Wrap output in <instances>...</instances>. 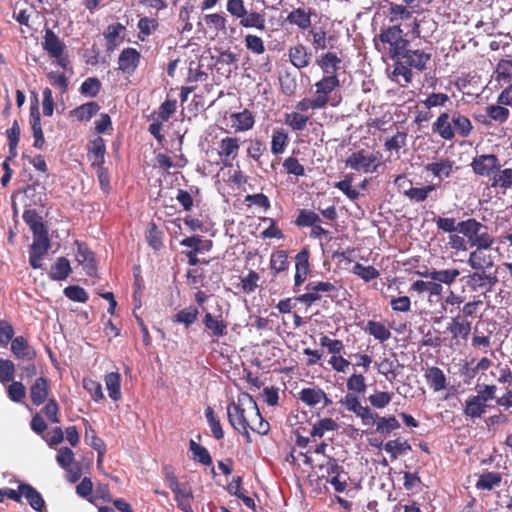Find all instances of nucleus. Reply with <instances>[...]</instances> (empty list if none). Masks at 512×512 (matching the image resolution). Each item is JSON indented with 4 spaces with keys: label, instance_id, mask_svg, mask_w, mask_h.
Here are the masks:
<instances>
[{
    "label": "nucleus",
    "instance_id": "nucleus-1",
    "mask_svg": "<svg viewBox=\"0 0 512 512\" xmlns=\"http://www.w3.org/2000/svg\"><path fill=\"white\" fill-rule=\"evenodd\" d=\"M227 417L236 431L246 432V429H251L260 435H266L270 429L255 400L248 393H241L238 395L237 402L232 401L227 405Z\"/></svg>",
    "mask_w": 512,
    "mask_h": 512
},
{
    "label": "nucleus",
    "instance_id": "nucleus-2",
    "mask_svg": "<svg viewBox=\"0 0 512 512\" xmlns=\"http://www.w3.org/2000/svg\"><path fill=\"white\" fill-rule=\"evenodd\" d=\"M432 54L421 49H411L406 46L403 52L400 53L399 57L394 59V70L393 76L397 79L402 77L404 84L406 85L412 81V69L423 71L427 69V65L430 63Z\"/></svg>",
    "mask_w": 512,
    "mask_h": 512
},
{
    "label": "nucleus",
    "instance_id": "nucleus-3",
    "mask_svg": "<svg viewBox=\"0 0 512 512\" xmlns=\"http://www.w3.org/2000/svg\"><path fill=\"white\" fill-rule=\"evenodd\" d=\"M473 130L470 119L459 111L442 112L432 125V131L444 140H452L456 135L467 138Z\"/></svg>",
    "mask_w": 512,
    "mask_h": 512
},
{
    "label": "nucleus",
    "instance_id": "nucleus-4",
    "mask_svg": "<svg viewBox=\"0 0 512 512\" xmlns=\"http://www.w3.org/2000/svg\"><path fill=\"white\" fill-rule=\"evenodd\" d=\"M476 395H470L465 400L463 414L472 419L480 418L488 408V401L495 399L497 387L494 384H477Z\"/></svg>",
    "mask_w": 512,
    "mask_h": 512
},
{
    "label": "nucleus",
    "instance_id": "nucleus-5",
    "mask_svg": "<svg viewBox=\"0 0 512 512\" xmlns=\"http://www.w3.org/2000/svg\"><path fill=\"white\" fill-rule=\"evenodd\" d=\"M460 233L468 239L470 248L495 243L489 227L475 218L460 221Z\"/></svg>",
    "mask_w": 512,
    "mask_h": 512
},
{
    "label": "nucleus",
    "instance_id": "nucleus-6",
    "mask_svg": "<svg viewBox=\"0 0 512 512\" xmlns=\"http://www.w3.org/2000/svg\"><path fill=\"white\" fill-rule=\"evenodd\" d=\"M306 293L295 297V301L305 304L307 307L312 306L319 301L324 294L331 299L338 297V287L329 281H312L306 287Z\"/></svg>",
    "mask_w": 512,
    "mask_h": 512
},
{
    "label": "nucleus",
    "instance_id": "nucleus-7",
    "mask_svg": "<svg viewBox=\"0 0 512 512\" xmlns=\"http://www.w3.org/2000/svg\"><path fill=\"white\" fill-rule=\"evenodd\" d=\"M382 155L380 152L368 153L365 150L353 152L345 160L347 167L365 173L377 172L378 168L382 165Z\"/></svg>",
    "mask_w": 512,
    "mask_h": 512
},
{
    "label": "nucleus",
    "instance_id": "nucleus-8",
    "mask_svg": "<svg viewBox=\"0 0 512 512\" xmlns=\"http://www.w3.org/2000/svg\"><path fill=\"white\" fill-rule=\"evenodd\" d=\"M379 39L381 42L390 45L389 54L393 60L399 57L406 46H409V41L403 38V31L400 25H393L382 30Z\"/></svg>",
    "mask_w": 512,
    "mask_h": 512
},
{
    "label": "nucleus",
    "instance_id": "nucleus-9",
    "mask_svg": "<svg viewBox=\"0 0 512 512\" xmlns=\"http://www.w3.org/2000/svg\"><path fill=\"white\" fill-rule=\"evenodd\" d=\"M461 281H464L466 286L472 292H478L481 290L490 292L498 283V278L495 273H488L487 271L479 270L462 277Z\"/></svg>",
    "mask_w": 512,
    "mask_h": 512
},
{
    "label": "nucleus",
    "instance_id": "nucleus-10",
    "mask_svg": "<svg viewBox=\"0 0 512 512\" xmlns=\"http://www.w3.org/2000/svg\"><path fill=\"white\" fill-rule=\"evenodd\" d=\"M473 172L481 177H493L502 165L495 154H482L473 158L470 164Z\"/></svg>",
    "mask_w": 512,
    "mask_h": 512
},
{
    "label": "nucleus",
    "instance_id": "nucleus-11",
    "mask_svg": "<svg viewBox=\"0 0 512 512\" xmlns=\"http://www.w3.org/2000/svg\"><path fill=\"white\" fill-rule=\"evenodd\" d=\"M493 244L477 246L470 252L467 264L474 271H487L494 266V258L489 252Z\"/></svg>",
    "mask_w": 512,
    "mask_h": 512
},
{
    "label": "nucleus",
    "instance_id": "nucleus-12",
    "mask_svg": "<svg viewBox=\"0 0 512 512\" xmlns=\"http://www.w3.org/2000/svg\"><path fill=\"white\" fill-rule=\"evenodd\" d=\"M240 151V140L234 136H226L218 143L217 153L224 167H231Z\"/></svg>",
    "mask_w": 512,
    "mask_h": 512
},
{
    "label": "nucleus",
    "instance_id": "nucleus-13",
    "mask_svg": "<svg viewBox=\"0 0 512 512\" xmlns=\"http://www.w3.org/2000/svg\"><path fill=\"white\" fill-rule=\"evenodd\" d=\"M314 86L315 98L325 108L330 101V94L340 87V80L337 75H324Z\"/></svg>",
    "mask_w": 512,
    "mask_h": 512
},
{
    "label": "nucleus",
    "instance_id": "nucleus-14",
    "mask_svg": "<svg viewBox=\"0 0 512 512\" xmlns=\"http://www.w3.org/2000/svg\"><path fill=\"white\" fill-rule=\"evenodd\" d=\"M42 48L49 55L50 58H58L66 52L65 43L58 37V35L50 28L45 29L42 41Z\"/></svg>",
    "mask_w": 512,
    "mask_h": 512
},
{
    "label": "nucleus",
    "instance_id": "nucleus-15",
    "mask_svg": "<svg viewBox=\"0 0 512 512\" xmlns=\"http://www.w3.org/2000/svg\"><path fill=\"white\" fill-rule=\"evenodd\" d=\"M141 54L135 48L127 47L122 50L118 58V69L131 75L139 66Z\"/></svg>",
    "mask_w": 512,
    "mask_h": 512
},
{
    "label": "nucleus",
    "instance_id": "nucleus-16",
    "mask_svg": "<svg viewBox=\"0 0 512 512\" xmlns=\"http://www.w3.org/2000/svg\"><path fill=\"white\" fill-rule=\"evenodd\" d=\"M75 244L77 246L76 259L78 263L83 267L87 275L94 276L97 272L94 253L83 242L76 240Z\"/></svg>",
    "mask_w": 512,
    "mask_h": 512
},
{
    "label": "nucleus",
    "instance_id": "nucleus-17",
    "mask_svg": "<svg viewBox=\"0 0 512 512\" xmlns=\"http://www.w3.org/2000/svg\"><path fill=\"white\" fill-rule=\"evenodd\" d=\"M30 399L33 405L40 406L44 404L50 394V384L46 377L40 376L35 379L29 388Z\"/></svg>",
    "mask_w": 512,
    "mask_h": 512
},
{
    "label": "nucleus",
    "instance_id": "nucleus-18",
    "mask_svg": "<svg viewBox=\"0 0 512 512\" xmlns=\"http://www.w3.org/2000/svg\"><path fill=\"white\" fill-rule=\"evenodd\" d=\"M11 352L16 359L22 361H33L37 355L35 349L23 336H17L12 340Z\"/></svg>",
    "mask_w": 512,
    "mask_h": 512
},
{
    "label": "nucleus",
    "instance_id": "nucleus-19",
    "mask_svg": "<svg viewBox=\"0 0 512 512\" xmlns=\"http://www.w3.org/2000/svg\"><path fill=\"white\" fill-rule=\"evenodd\" d=\"M106 145L102 137L98 136L88 145L87 157L91 166H102L105 163Z\"/></svg>",
    "mask_w": 512,
    "mask_h": 512
},
{
    "label": "nucleus",
    "instance_id": "nucleus-20",
    "mask_svg": "<svg viewBox=\"0 0 512 512\" xmlns=\"http://www.w3.org/2000/svg\"><path fill=\"white\" fill-rule=\"evenodd\" d=\"M447 331L452 335L453 339L461 338L467 340L472 331V321H467L455 315L448 324Z\"/></svg>",
    "mask_w": 512,
    "mask_h": 512
},
{
    "label": "nucleus",
    "instance_id": "nucleus-21",
    "mask_svg": "<svg viewBox=\"0 0 512 512\" xmlns=\"http://www.w3.org/2000/svg\"><path fill=\"white\" fill-rule=\"evenodd\" d=\"M203 325L213 337H223L227 334L228 323L223 320L222 315L214 316L207 312L203 317Z\"/></svg>",
    "mask_w": 512,
    "mask_h": 512
},
{
    "label": "nucleus",
    "instance_id": "nucleus-22",
    "mask_svg": "<svg viewBox=\"0 0 512 512\" xmlns=\"http://www.w3.org/2000/svg\"><path fill=\"white\" fill-rule=\"evenodd\" d=\"M171 491L175 495L177 506L184 512H194L191 502L193 500L192 489L188 484H178L177 488H172Z\"/></svg>",
    "mask_w": 512,
    "mask_h": 512
},
{
    "label": "nucleus",
    "instance_id": "nucleus-23",
    "mask_svg": "<svg viewBox=\"0 0 512 512\" xmlns=\"http://www.w3.org/2000/svg\"><path fill=\"white\" fill-rule=\"evenodd\" d=\"M99 110L100 105L95 101H90L70 110L69 117L80 122H88Z\"/></svg>",
    "mask_w": 512,
    "mask_h": 512
},
{
    "label": "nucleus",
    "instance_id": "nucleus-24",
    "mask_svg": "<svg viewBox=\"0 0 512 512\" xmlns=\"http://www.w3.org/2000/svg\"><path fill=\"white\" fill-rule=\"evenodd\" d=\"M230 119L233 122L232 127L235 128L236 132L249 131L255 124L254 115L248 109H244L241 112L232 113L230 115Z\"/></svg>",
    "mask_w": 512,
    "mask_h": 512
},
{
    "label": "nucleus",
    "instance_id": "nucleus-25",
    "mask_svg": "<svg viewBox=\"0 0 512 512\" xmlns=\"http://www.w3.org/2000/svg\"><path fill=\"white\" fill-rule=\"evenodd\" d=\"M21 497L24 496L29 505L36 511L41 512L45 506L42 495L30 484L21 483L18 486Z\"/></svg>",
    "mask_w": 512,
    "mask_h": 512
},
{
    "label": "nucleus",
    "instance_id": "nucleus-26",
    "mask_svg": "<svg viewBox=\"0 0 512 512\" xmlns=\"http://www.w3.org/2000/svg\"><path fill=\"white\" fill-rule=\"evenodd\" d=\"M311 53L303 44H297L289 49V59L292 65L298 69L310 64Z\"/></svg>",
    "mask_w": 512,
    "mask_h": 512
},
{
    "label": "nucleus",
    "instance_id": "nucleus-27",
    "mask_svg": "<svg viewBox=\"0 0 512 512\" xmlns=\"http://www.w3.org/2000/svg\"><path fill=\"white\" fill-rule=\"evenodd\" d=\"M424 377L429 387L435 392L444 390L447 387L446 376L439 367L433 366L427 368Z\"/></svg>",
    "mask_w": 512,
    "mask_h": 512
},
{
    "label": "nucleus",
    "instance_id": "nucleus-28",
    "mask_svg": "<svg viewBox=\"0 0 512 512\" xmlns=\"http://www.w3.org/2000/svg\"><path fill=\"white\" fill-rule=\"evenodd\" d=\"M30 123L33 131L34 144L33 146L37 149H42L45 143L44 135L41 126L40 113L37 106H31L30 108Z\"/></svg>",
    "mask_w": 512,
    "mask_h": 512
},
{
    "label": "nucleus",
    "instance_id": "nucleus-29",
    "mask_svg": "<svg viewBox=\"0 0 512 512\" xmlns=\"http://www.w3.org/2000/svg\"><path fill=\"white\" fill-rule=\"evenodd\" d=\"M125 26L121 23L109 25L104 31L107 51H113L121 42V34L125 31Z\"/></svg>",
    "mask_w": 512,
    "mask_h": 512
},
{
    "label": "nucleus",
    "instance_id": "nucleus-30",
    "mask_svg": "<svg viewBox=\"0 0 512 512\" xmlns=\"http://www.w3.org/2000/svg\"><path fill=\"white\" fill-rule=\"evenodd\" d=\"M341 62V59L333 52H327L317 60L318 66L325 75H337L336 72L340 69Z\"/></svg>",
    "mask_w": 512,
    "mask_h": 512
},
{
    "label": "nucleus",
    "instance_id": "nucleus-31",
    "mask_svg": "<svg viewBox=\"0 0 512 512\" xmlns=\"http://www.w3.org/2000/svg\"><path fill=\"white\" fill-rule=\"evenodd\" d=\"M365 333L373 336L380 342H385L391 338V332L382 322L369 320L363 327Z\"/></svg>",
    "mask_w": 512,
    "mask_h": 512
},
{
    "label": "nucleus",
    "instance_id": "nucleus-32",
    "mask_svg": "<svg viewBox=\"0 0 512 512\" xmlns=\"http://www.w3.org/2000/svg\"><path fill=\"white\" fill-rule=\"evenodd\" d=\"M71 271L72 269L69 260L65 257H59L51 266L48 275L51 280L62 281L69 276Z\"/></svg>",
    "mask_w": 512,
    "mask_h": 512
},
{
    "label": "nucleus",
    "instance_id": "nucleus-33",
    "mask_svg": "<svg viewBox=\"0 0 512 512\" xmlns=\"http://www.w3.org/2000/svg\"><path fill=\"white\" fill-rule=\"evenodd\" d=\"M453 164L454 162L449 159H441L437 162L428 163L425 170L439 179L448 178L452 173Z\"/></svg>",
    "mask_w": 512,
    "mask_h": 512
},
{
    "label": "nucleus",
    "instance_id": "nucleus-34",
    "mask_svg": "<svg viewBox=\"0 0 512 512\" xmlns=\"http://www.w3.org/2000/svg\"><path fill=\"white\" fill-rule=\"evenodd\" d=\"M109 397L113 401H119L122 398L121 393V375L118 372H110L104 378Z\"/></svg>",
    "mask_w": 512,
    "mask_h": 512
},
{
    "label": "nucleus",
    "instance_id": "nucleus-35",
    "mask_svg": "<svg viewBox=\"0 0 512 512\" xmlns=\"http://www.w3.org/2000/svg\"><path fill=\"white\" fill-rule=\"evenodd\" d=\"M491 187L504 191L512 188V168L497 170L491 177Z\"/></svg>",
    "mask_w": 512,
    "mask_h": 512
},
{
    "label": "nucleus",
    "instance_id": "nucleus-36",
    "mask_svg": "<svg viewBox=\"0 0 512 512\" xmlns=\"http://www.w3.org/2000/svg\"><path fill=\"white\" fill-rule=\"evenodd\" d=\"M239 24L244 28H255L257 30H265L266 20L265 14L259 12H245V16H242Z\"/></svg>",
    "mask_w": 512,
    "mask_h": 512
},
{
    "label": "nucleus",
    "instance_id": "nucleus-37",
    "mask_svg": "<svg viewBox=\"0 0 512 512\" xmlns=\"http://www.w3.org/2000/svg\"><path fill=\"white\" fill-rule=\"evenodd\" d=\"M321 398H324V391L321 388H303L299 392V399L309 407H315L321 403Z\"/></svg>",
    "mask_w": 512,
    "mask_h": 512
},
{
    "label": "nucleus",
    "instance_id": "nucleus-38",
    "mask_svg": "<svg viewBox=\"0 0 512 512\" xmlns=\"http://www.w3.org/2000/svg\"><path fill=\"white\" fill-rule=\"evenodd\" d=\"M460 275V271L458 269H445V270H432L429 273L425 274L426 277H430L432 280L437 281V283L441 284H452L456 278Z\"/></svg>",
    "mask_w": 512,
    "mask_h": 512
},
{
    "label": "nucleus",
    "instance_id": "nucleus-39",
    "mask_svg": "<svg viewBox=\"0 0 512 512\" xmlns=\"http://www.w3.org/2000/svg\"><path fill=\"white\" fill-rule=\"evenodd\" d=\"M137 27L139 29L138 39L145 41L154 31L158 29L159 22L155 18L144 16L139 19Z\"/></svg>",
    "mask_w": 512,
    "mask_h": 512
},
{
    "label": "nucleus",
    "instance_id": "nucleus-40",
    "mask_svg": "<svg viewBox=\"0 0 512 512\" xmlns=\"http://www.w3.org/2000/svg\"><path fill=\"white\" fill-rule=\"evenodd\" d=\"M287 20L291 24L297 25L300 29L305 30L311 25V12L297 8L288 14Z\"/></svg>",
    "mask_w": 512,
    "mask_h": 512
},
{
    "label": "nucleus",
    "instance_id": "nucleus-41",
    "mask_svg": "<svg viewBox=\"0 0 512 512\" xmlns=\"http://www.w3.org/2000/svg\"><path fill=\"white\" fill-rule=\"evenodd\" d=\"M288 141V133L284 129L273 130L271 139V152L274 155L283 153L288 144Z\"/></svg>",
    "mask_w": 512,
    "mask_h": 512
},
{
    "label": "nucleus",
    "instance_id": "nucleus-42",
    "mask_svg": "<svg viewBox=\"0 0 512 512\" xmlns=\"http://www.w3.org/2000/svg\"><path fill=\"white\" fill-rule=\"evenodd\" d=\"M289 265L288 254L285 250H278L271 255L270 268L274 275L288 270Z\"/></svg>",
    "mask_w": 512,
    "mask_h": 512
},
{
    "label": "nucleus",
    "instance_id": "nucleus-43",
    "mask_svg": "<svg viewBox=\"0 0 512 512\" xmlns=\"http://www.w3.org/2000/svg\"><path fill=\"white\" fill-rule=\"evenodd\" d=\"M50 247L48 231H38L33 233V243L30 252L45 255Z\"/></svg>",
    "mask_w": 512,
    "mask_h": 512
},
{
    "label": "nucleus",
    "instance_id": "nucleus-44",
    "mask_svg": "<svg viewBox=\"0 0 512 512\" xmlns=\"http://www.w3.org/2000/svg\"><path fill=\"white\" fill-rule=\"evenodd\" d=\"M376 432L381 435H388L400 428V423L395 416L381 417L376 419Z\"/></svg>",
    "mask_w": 512,
    "mask_h": 512
},
{
    "label": "nucleus",
    "instance_id": "nucleus-45",
    "mask_svg": "<svg viewBox=\"0 0 512 512\" xmlns=\"http://www.w3.org/2000/svg\"><path fill=\"white\" fill-rule=\"evenodd\" d=\"M482 304V300L479 299L466 302L461 308L459 307L456 315L473 322V320L479 317V308Z\"/></svg>",
    "mask_w": 512,
    "mask_h": 512
},
{
    "label": "nucleus",
    "instance_id": "nucleus-46",
    "mask_svg": "<svg viewBox=\"0 0 512 512\" xmlns=\"http://www.w3.org/2000/svg\"><path fill=\"white\" fill-rule=\"evenodd\" d=\"M199 310L195 306L186 307L174 315V322L182 323L186 328L190 327L198 318Z\"/></svg>",
    "mask_w": 512,
    "mask_h": 512
},
{
    "label": "nucleus",
    "instance_id": "nucleus-47",
    "mask_svg": "<svg viewBox=\"0 0 512 512\" xmlns=\"http://www.w3.org/2000/svg\"><path fill=\"white\" fill-rule=\"evenodd\" d=\"M502 477L498 472H486L479 476V479L476 483V487L478 489L483 490H492L494 487L499 486L501 483Z\"/></svg>",
    "mask_w": 512,
    "mask_h": 512
},
{
    "label": "nucleus",
    "instance_id": "nucleus-48",
    "mask_svg": "<svg viewBox=\"0 0 512 512\" xmlns=\"http://www.w3.org/2000/svg\"><path fill=\"white\" fill-rule=\"evenodd\" d=\"M378 372L384 375L388 380H393L397 377V369L400 366L397 359L384 358L376 364Z\"/></svg>",
    "mask_w": 512,
    "mask_h": 512
},
{
    "label": "nucleus",
    "instance_id": "nucleus-49",
    "mask_svg": "<svg viewBox=\"0 0 512 512\" xmlns=\"http://www.w3.org/2000/svg\"><path fill=\"white\" fill-rule=\"evenodd\" d=\"M320 216L309 209H301L295 219V225L298 227H311L314 224L320 223Z\"/></svg>",
    "mask_w": 512,
    "mask_h": 512
},
{
    "label": "nucleus",
    "instance_id": "nucleus-50",
    "mask_svg": "<svg viewBox=\"0 0 512 512\" xmlns=\"http://www.w3.org/2000/svg\"><path fill=\"white\" fill-rule=\"evenodd\" d=\"M310 117L300 112L287 113L285 116V123L293 131H302L306 128Z\"/></svg>",
    "mask_w": 512,
    "mask_h": 512
},
{
    "label": "nucleus",
    "instance_id": "nucleus-51",
    "mask_svg": "<svg viewBox=\"0 0 512 512\" xmlns=\"http://www.w3.org/2000/svg\"><path fill=\"white\" fill-rule=\"evenodd\" d=\"M23 220L29 226L32 233H37L38 231L47 229L41 216H39L37 211L34 209L25 210L23 213Z\"/></svg>",
    "mask_w": 512,
    "mask_h": 512
},
{
    "label": "nucleus",
    "instance_id": "nucleus-52",
    "mask_svg": "<svg viewBox=\"0 0 512 512\" xmlns=\"http://www.w3.org/2000/svg\"><path fill=\"white\" fill-rule=\"evenodd\" d=\"M338 427L337 422L332 418H323L313 425L311 436L321 438L326 432L336 431Z\"/></svg>",
    "mask_w": 512,
    "mask_h": 512
},
{
    "label": "nucleus",
    "instance_id": "nucleus-53",
    "mask_svg": "<svg viewBox=\"0 0 512 512\" xmlns=\"http://www.w3.org/2000/svg\"><path fill=\"white\" fill-rule=\"evenodd\" d=\"M352 182V174H346L341 181L334 183V187L343 192L350 200L354 201L358 199L360 193L357 189L353 188Z\"/></svg>",
    "mask_w": 512,
    "mask_h": 512
},
{
    "label": "nucleus",
    "instance_id": "nucleus-54",
    "mask_svg": "<svg viewBox=\"0 0 512 512\" xmlns=\"http://www.w3.org/2000/svg\"><path fill=\"white\" fill-rule=\"evenodd\" d=\"M411 289L418 292H428L430 295H440L443 287L441 284L437 283V281H423V280H417L415 281Z\"/></svg>",
    "mask_w": 512,
    "mask_h": 512
},
{
    "label": "nucleus",
    "instance_id": "nucleus-55",
    "mask_svg": "<svg viewBox=\"0 0 512 512\" xmlns=\"http://www.w3.org/2000/svg\"><path fill=\"white\" fill-rule=\"evenodd\" d=\"M205 417L207 419L213 437L217 440L222 439L224 437V431L222 429L220 419L215 415L212 407L208 406L205 409Z\"/></svg>",
    "mask_w": 512,
    "mask_h": 512
},
{
    "label": "nucleus",
    "instance_id": "nucleus-56",
    "mask_svg": "<svg viewBox=\"0 0 512 512\" xmlns=\"http://www.w3.org/2000/svg\"><path fill=\"white\" fill-rule=\"evenodd\" d=\"M505 105H497L492 104L487 106L486 115L495 122L500 124L506 122L510 116V111L508 108L504 107Z\"/></svg>",
    "mask_w": 512,
    "mask_h": 512
},
{
    "label": "nucleus",
    "instance_id": "nucleus-57",
    "mask_svg": "<svg viewBox=\"0 0 512 512\" xmlns=\"http://www.w3.org/2000/svg\"><path fill=\"white\" fill-rule=\"evenodd\" d=\"M190 450L193 453V459L198 461L199 463L210 466L212 465V458L210 456L209 451L200 444L196 443L194 440H190Z\"/></svg>",
    "mask_w": 512,
    "mask_h": 512
},
{
    "label": "nucleus",
    "instance_id": "nucleus-58",
    "mask_svg": "<svg viewBox=\"0 0 512 512\" xmlns=\"http://www.w3.org/2000/svg\"><path fill=\"white\" fill-rule=\"evenodd\" d=\"M310 251L307 247L301 249L295 256V272L308 275L310 272Z\"/></svg>",
    "mask_w": 512,
    "mask_h": 512
},
{
    "label": "nucleus",
    "instance_id": "nucleus-59",
    "mask_svg": "<svg viewBox=\"0 0 512 512\" xmlns=\"http://www.w3.org/2000/svg\"><path fill=\"white\" fill-rule=\"evenodd\" d=\"M101 82L96 77H89L80 86V93L88 97H96L101 91Z\"/></svg>",
    "mask_w": 512,
    "mask_h": 512
},
{
    "label": "nucleus",
    "instance_id": "nucleus-60",
    "mask_svg": "<svg viewBox=\"0 0 512 512\" xmlns=\"http://www.w3.org/2000/svg\"><path fill=\"white\" fill-rule=\"evenodd\" d=\"M162 238L163 232L158 228V226L154 222L149 223L146 234L148 244L154 250H159L163 246Z\"/></svg>",
    "mask_w": 512,
    "mask_h": 512
},
{
    "label": "nucleus",
    "instance_id": "nucleus-61",
    "mask_svg": "<svg viewBox=\"0 0 512 512\" xmlns=\"http://www.w3.org/2000/svg\"><path fill=\"white\" fill-rule=\"evenodd\" d=\"M266 151L267 147L263 140L256 138L249 141L247 155L258 164H260V159Z\"/></svg>",
    "mask_w": 512,
    "mask_h": 512
},
{
    "label": "nucleus",
    "instance_id": "nucleus-62",
    "mask_svg": "<svg viewBox=\"0 0 512 512\" xmlns=\"http://www.w3.org/2000/svg\"><path fill=\"white\" fill-rule=\"evenodd\" d=\"M348 393L363 394L366 391V379L362 374H352L346 382Z\"/></svg>",
    "mask_w": 512,
    "mask_h": 512
},
{
    "label": "nucleus",
    "instance_id": "nucleus-63",
    "mask_svg": "<svg viewBox=\"0 0 512 512\" xmlns=\"http://www.w3.org/2000/svg\"><path fill=\"white\" fill-rule=\"evenodd\" d=\"M411 446L407 443V441L390 440L385 443L384 450L391 454V458L393 460L397 459V457L406 451L410 450Z\"/></svg>",
    "mask_w": 512,
    "mask_h": 512
},
{
    "label": "nucleus",
    "instance_id": "nucleus-64",
    "mask_svg": "<svg viewBox=\"0 0 512 512\" xmlns=\"http://www.w3.org/2000/svg\"><path fill=\"white\" fill-rule=\"evenodd\" d=\"M497 81H512V60L501 59L496 66L495 70Z\"/></svg>",
    "mask_w": 512,
    "mask_h": 512
}]
</instances>
